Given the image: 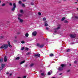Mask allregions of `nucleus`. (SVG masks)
Returning <instances> with one entry per match:
<instances>
[{"label": "nucleus", "instance_id": "3c124183", "mask_svg": "<svg viewBox=\"0 0 78 78\" xmlns=\"http://www.w3.org/2000/svg\"><path fill=\"white\" fill-rule=\"evenodd\" d=\"M59 75H62V73H60V74H59Z\"/></svg>", "mask_w": 78, "mask_h": 78}, {"label": "nucleus", "instance_id": "de8ad7c7", "mask_svg": "<svg viewBox=\"0 0 78 78\" xmlns=\"http://www.w3.org/2000/svg\"><path fill=\"white\" fill-rule=\"evenodd\" d=\"M17 42V41H16V40H14V42Z\"/></svg>", "mask_w": 78, "mask_h": 78}, {"label": "nucleus", "instance_id": "f03ea898", "mask_svg": "<svg viewBox=\"0 0 78 78\" xmlns=\"http://www.w3.org/2000/svg\"><path fill=\"white\" fill-rule=\"evenodd\" d=\"M60 28H61V25H58V27L57 28H55L54 29V34H55V33L57 32V30H59V29H60Z\"/></svg>", "mask_w": 78, "mask_h": 78}, {"label": "nucleus", "instance_id": "603ef678", "mask_svg": "<svg viewBox=\"0 0 78 78\" xmlns=\"http://www.w3.org/2000/svg\"><path fill=\"white\" fill-rule=\"evenodd\" d=\"M30 52H28L27 53V55H29V54H30Z\"/></svg>", "mask_w": 78, "mask_h": 78}, {"label": "nucleus", "instance_id": "6ab92c4d", "mask_svg": "<svg viewBox=\"0 0 78 78\" xmlns=\"http://www.w3.org/2000/svg\"><path fill=\"white\" fill-rule=\"evenodd\" d=\"M65 66V65L63 64H62L61 65V66H62V67H64Z\"/></svg>", "mask_w": 78, "mask_h": 78}, {"label": "nucleus", "instance_id": "c9c22d12", "mask_svg": "<svg viewBox=\"0 0 78 78\" xmlns=\"http://www.w3.org/2000/svg\"><path fill=\"white\" fill-rule=\"evenodd\" d=\"M75 18L76 19H78V16H75Z\"/></svg>", "mask_w": 78, "mask_h": 78}, {"label": "nucleus", "instance_id": "7ed1b4c3", "mask_svg": "<svg viewBox=\"0 0 78 78\" xmlns=\"http://www.w3.org/2000/svg\"><path fill=\"white\" fill-rule=\"evenodd\" d=\"M70 37H76V35H75V34H71L70 35Z\"/></svg>", "mask_w": 78, "mask_h": 78}, {"label": "nucleus", "instance_id": "e433bc0d", "mask_svg": "<svg viewBox=\"0 0 78 78\" xmlns=\"http://www.w3.org/2000/svg\"><path fill=\"white\" fill-rule=\"evenodd\" d=\"M8 43L9 45H10V42H9V41H8Z\"/></svg>", "mask_w": 78, "mask_h": 78}, {"label": "nucleus", "instance_id": "f704fd0d", "mask_svg": "<svg viewBox=\"0 0 78 78\" xmlns=\"http://www.w3.org/2000/svg\"><path fill=\"white\" fill-rule=\"evenodd\" d=\"M22 6L23 7H25V5L23 4H22Z\"/></svg>", "mask_w": 78, "mask_h": 78}, {"label": "nucleus", "instance_id": "0e129e2a", "mask_svg": "<svg viewBox=\"0 0 78 78\" xmlns=\"http://www.w3.org/2000/svg\"><path fill=\"white\" fill-rule=\"evenodd\" d=\"M77 2H78V0H77Z\"/></svg>", "mask_w": 78, "mask_h": 78}, {"label": "nucleus", "instance_id": "7c9ffc66", "mask_svg": "<svg viewBox=\"0 0 78 78\" xmlns=\"http://www.w3.org/2000/svg\"><path fill=\"white\" fill-rule=\"evenodd\" d=\"M34 64L32 63V64H31L30 65V66L31 67H32V66H34Z\"/></svg>", "mask_w": 78, "mask_h": 78}, {"label": "nucleus", "instance_id": "37998d69", "mask_svg": "<svg viewBox=\"0 0 78 78\" xmlns=\"http://www.w3.org/2000/svg\"><path fill=\"white\" fill-rule=\"evenodd\" d=\"M25 49L26 50H28V48H25Z\"/></svg>", "mask_w": 78, "mask_h": 78}, {"label": "nucleus", "instance_id": "4be33fe9", "mask_svg": "<svg viewBox=\"0 0 78 78\" xmlns=\"http://www.w3.org/2000/svg\"><path fill=\"white\" fill-rule=\"evenodd\" d=\"M43 20L44 21H45V20H46V18H43Z\"/></svg>", "mask_w": 78, "mask_h": 78}, {"label": "nucleus", "instance_id": "a18cd8bd", "mask_svg": "<svg viewBox=\"0 0 78 78\" xmlns=\"http://www.w3.org/2000/svg\"><path fill=\"white\" fill-rule=\"evenodd\" d=\"M26 77H27V76H24L23 77V78H26Z\"/></svg>", "mask_w": 78, "mask_h": 78}, {"label": "nucleus", "instance_id": "423d86ee", "mask_svg": "<svg viewBox=\"0 0 78 78\" xmlns=\"http://www.w3.org/2000/svg\"><path fill=\"white\" fill-rule=\"evenodd\" d=\"M18 20H19V21L20 22H23V20L20 18L18 17Z\"/></svg>", "mask_w": 78, "mask_h": 78}, {"label": "nucleus", "instance_id": "aec40b11", "mask_svg": "<svg viewBox=\"0 0 78 78\" xmlns=\"http://www.w3.org/2000/svg\"><path fill=\"white\" fill-rule=\"evenodd\" d=\"M24 49H25V48H24V47H23L21 48V50H24Z\"/></svg>", "mask_w": 78, "mask_h": 78}, {"label": "nucleus", "instance_id": "13d9d810", "mask_svg": "<svg viewBox=\"0 0 78 78\" xmlns=\"http://www.w3.org/2000/svg\"><path fill=\"white\" fill-rule=\"evenodd\" d=\"M67 0H64V1H66Z\"/></svg>", "mask_w": 78, "mask_h": 78}, {"label": "nucleus", "instance_id": "f257e3e1", "mask_svg": "<svg viewBox=\"0 0 78 78\" xmlns=\"http://www.w3.org/2000/svg\"><path fill=\"white\" fill-rule=\"evenodd\" d=\"M8 47V44H3L2 46L0 47V48L2 49L4 48V49H6Z\"/></svg>", "mask_w": 78, "mask_h": 78}, {"label": "nucleus", "instance_id": "dca6fc26", "mask_svg": "<svg viewBox=\"0 0 78 78\" xmlns=\"http://www.w3.org/2000/svg\"><path fill=\"white\" fill-rule=\"evenodd\" d=\"M65 19H66V18L63 17V18H62L61 20H62V21H63V20H65Z\"/></svg>", "mask_w": 78, "mask_h": 78}, {"label": "nucleus", "instance_id": "f3484780", "mask_svg": "<svg viewBox=\"0 0 78 78\" xmlns=\"http://www.w3.org/2000/svg\"><path fill=\"white\" fill-rule=\"evenodd\" d=\"M20 12L21 13H22V14H23V10H20Z\"/></svg>", "mask_w": 78, "mask_h": 78}, {"label": "nucleus", "instance_id": "5701e85b", "mask_svg": "<svg viewBox=\"0 0 78 78\" xmlns=\"http://www.w3.org/2000/svg\"><path fill=\"white\" fill-rule=\"evenodd\" d=\"M37 46L38 47H40V44H39V43H37Z\"/></svg>", "mask_w": 78, "mask_h": 78}, {"label": "nucleus", "instance_id": "2f4dec72", "mask_svg": "<svg viewBox=\"0 0 78 78\" xmlns=\"http://www.w3.org/2000/svg\"><path fill=\"white\" fill-rule=\"evenodd\" d=\"M48 24L46 23H45V26H46V27L48 26Z\"/></svg>", "mask_w": 78, "mask_h": 78}, {"label": "nucleus", "instance_id": "e2e57ef3", "mask_svg": "<svg viewBox=\"0 0 78 78\" xmlns=\"http://www.w3.org/2000/svg\"><path fill=\"white\" fill-rule=\"evenodd\" d=\"M77 9H78V8H77Z\"/></svg>", "mask_w": 78, "mask_h": 78}, {"label": "nucleus", "instance_id": "c756f323", "mask_svg": "<svg viewBox=\"0 0 78 78\" xmlns=\"http://www.w3.org/2000/svg\"><path fill=\"white\" fill-rule=\"evenodd\" d=\"M64 22H65V23H68V22L67 21V20H65Z\"/></svg>", "mask_w": 78, "mask_h": 78}, {"label": "nucleus", "instance_id": "9b49d317", "mask_svg": "<svg viewBox=\"0 0 78 78\" xmlns=\"http://www.w3.org/2000/svg\"><path fill=\"white\" fill-rule=\"evenodd\" d=\"M44 47V45L42 44L40 45L39 48H42Z\"/></svg>", "mask_w": 78, "mask_h": 78}, {"label": "nucleus", "instance_id": "79ce46f5", "mask_svg": "<svg viewBox=\"0 0 78 78\" xmlns=\"http://www.w3.org/2000/svg\"><path fill=\"white\" fill-rule=\"evenodd\" d=\"M70 69H69V70H67V72H70Z\"/></svg>", "mask_w": 78, "mask_h": 78}, {"label": "nucleus", "instance_id": "39448f33", "mask_svg": "<svg viewBox=\"0 0 78 78\" xmlns=\"http://www.w3.org/2000/svg\"><path fill=\"white\" fill-rule=\"evenodd\" d=\"M37 34V32L36 31H34L32 33L33 36H36Z\"/></svg>", "mask_w": 78, "mask_h": 78}, {"label": "nucleus", "instance_id": "4c0bfd02", "mask_svg": "<svg viewBox=\"0 0 78 78\" xmlns=\"http://www.w3.org/2000/svg\"><path fill=\"white\" fill-rule=\"evenodd\" d=\"M2 6H5V4H3L2 5Z\"/></svg>", "mask_w": 78, "mask_h": 78}, {"label": "nucleus", "instance_id": "ddd939ff", "mask_svg": "<svg viewBox=\"0 0 78 78\" xmlns=\"http://www.w3.org/2000/svg\"><path fill=\"white\" fill-rule=\"evenodd\" d=\"M41 75L42 76H45V73H41Z\"/></svg>", "mask_w": 78, "mask_h": 78}, {"label": "nucleus", "instance_id": "393cba45", "mask_svg": "<svg viewBox=\"0 0 78 78\" xmlns=\"http://www.w3.org/2000/svg\"><path fill=\"white\" fill-rule=\"evenodd\" d=\"M50 56H53V54H50Z\"/></svg>", "mask_w": 78, "mask_h": 78}, {"label": "nucleus", "instance_id": "09e8293b", "mask_svg": "<svg viewBox=\"0 0 78 78\" xmlns=\"http://www.w3.org/2000/svg\"><path fill=\"white\" fill-rule=\"evenodd\" d=\"M23 2H26V0H23Z\"/></svg>", "mask_w": 78, "mask_h": 78}, {"label": "nucleus", "instance_id": "ea45409f", "mask_svg": "<svg viewBox=\"0 0 78 78\" xmlns=\"http://www.w3.org/2000/svg\"><path fill=\"white\" fill-rule=\"evenodd\" d=\"M0 38H3V36H1V37H0Z\"/></svg>", "mask_w": 78, "mask_h": 78}, {"label": "nucleus", "instance_id": "0eeeda50", "mask_svg": "<svg viewBox=\"0 0 78 78\" xmlns=\"http://www.w3.org/2000/svg\"><path fill=\"white\" fill-rule=\"evenodd\" d=\"M51 73H52V71L51 70L49 71V72L48 73V75H51Z\"/></svg>", "mask_w": 78, "mask_h": 78}, {"label": "nucleus", "instance_id": "72a5a7b5", "mask_svg": "<svg viewBox=\"0 0 78 78\" xmlns=\"http://www.w3.org/2000/svg\"><path fill=\"white\" fill-rule=\"evenodd\" d=\"M38 15H39L40 16H41V13L40 12H39L38 13Z\"/></svg>", "mask_w": 78, "mask_h": 78}, {"label": "nucleus", "instance_id": "1a4fd4ad", "mask_svg": "<svg viewBox=\"0 0 78 78\" xmlns=\"http://www.w3.org/2000/svg\"><path fill=\"white\" fill-rule=\"evenodd\" d=\"M63 69V67H60L58 68L59 70H62Z\"/></svg>", "mask_w": 78, "mask_h": 78}, {"label": "nucleus", "instance_id": "cd10ccee", "mask_svg": "<svg viewBox=\"0 0 78 78\" xmlns=\"http://www.w3.org/2000/svg\"><path fill=\"white\" fill-rule=\"evenodd\" d=\"M20 59V58H19V57H18L16 58V59Z\"/></svg>", "mask_w": 78, "mask_h": 78}, {"label": "nucleus", "instance_id": "49530a36", "mask_svg": "<svg viewBox=\"0 0 78 78\" xmlns=\"http://www.w3.org/2000/svg\"><path fill=\"white\" fill-rule=\"evenodd\" d=\"M9 5H10L11 6H12V4L11 3H9Z\"/></svg>", "mask_w": 78, "mask_h": 78}, {"label": "nucleus", "instance_id": "680f3d73", "mask_svg": "<svg viewBox=\"0 0 78 78\" xmlns=\"http://www.w3.org/2000/svg\"><path fill=\"white\" fill-rule=\"evenodd\" d=\"M1 3V1H0V3Z\"/></svg>", "mask_w": 78, "mask_h": 78}, {"label": "nucleus", "instance_id": "20e7f679", "mask_svg": "<svg viewBox=\"0 0 78 78\" xmlns=\"http://www.w3.org/2000/svg\"><path fill=\"white\" fill-rule=\"evenodd\" d=\"M34 56L35 57H39L41 56V55L39 54H35L34 55Z\"/></svg>", "mask_w": 78, "mask_h": 78}, {"label": "nucleus", "instance_id": "864d4df0", "mask_svg": "<svg viewBox=\"0 0 78 78\" xmlns=\"http://www.w3.org/2000/svg\"><path fill=\"white\" fill-rule=\"evenodd\" d=\"M9 74V73H6V74H7V75L8 74Z\"/></svg>", "mask_w": 78, "mask_h": 78}, {"label": "nucleus", "instance_id": "f8f14e48", "mask_svg": "<svg viewBox=\"0 0 78 78\" xmlns=\"http://www.w3.org/2000/svg\"><path fill=\"white\" fill-rule=\"evenodd\" d=\"M25 61H23L20 62V64H23L24 62H25Z\"/></svg>", "mask_w": 78, "mask_h": 78}, {"label": "nucleus", "instance_id": "412c9836", "mask_svg": "<svg viewBox=\"0 0 78 78\" xmlns=\"http://www.w3.org/2000/svg\"><path fill=\"white\" fill-rule=\"evenodd\" d=\"M22 16V14H20L18 15V16L19 17H21V16Z\"/></svg>", "mask_w": 78, "mask_h": 78}, {"label": "nucleus", "instance_id": "c85d7f7f", "mask_svg": "<svg viewBox=\"0 0 78 78\" xmlns=\"http://www.w3.org/2000/svg\"><path fill=\"white\" fill-rule=\"evenodd\" d=\"M21 43H22V44H24V43H25V41H21Z\"/></svg>", "mask_w": 78, "mask_h": 78}, {"label": "nucleus", "instance_id": "bb28decb", "mask_svg": "<svg viewBox=\"0 0 78 78\" xmlns=\"http://www.w3.org/2000/svg\"><path fill=\"white\" fill-rule=\"evenodd\" d=\"M70 51V49H68L67 50V52H69V51Z\"/></svg>", "mask_w": 78, "mask_h": 78}, {"label": "nucleus", "instance_id": "a211bd4d", "mask_svg": "<svg viewBox=\"0 0 78 78\" xmlns=\"http://www.w3.org/2000/svg\"><path fill=\"white\" fill-rule=\"evenodd\" d=\"M5 67V65L4 64H2V67L3 68V67Z\"/></svg>", "mask_w": 78, "mask_h": 78}, {"label": "nucleus", "instance_id": "052dcab7", "mask_svg": "<svg viewBox=\"0 0 78 78\" xmlns=\"http://www.w3.org/2000/svg\"><path fill=\"white\" fill-rule=\"evenodd\" d=\"M18 78H20V77H18Z\"/></svg>", "mask_w": 78, "mask_h": 78}, {"label": "nucleus", "instance_id": "bf43d9fd", "mask_svg": "<svg viewBox=\"0 0 78 78\" xmlns=\"http://www.w3.org/2000/svg\"><path fill=\"white\" fill-rule=\"evenodd\" d=\"M75 3H77V2H76Z\"/></svg>", "mask_w": 78, "mask_h": 78}, {"label": "nucleus", "instance_id": "a878e982", "mask_svg": "<svg viewBox=\"0 0 78 78\" xmlns=\"http://www.w3.org/2000/svg\"><path fill=\"white\" fill-rule=\"evenodd\" d=\"M30 5H34V3H33V2H32L31 3Z\"/></svg>", "mask_w": 78, "mask_h": 78}, {"label": "nucleus", "instance_id": "6e6d98bb", "mask_svg": "<svg viewBox=\"0 0 78 78\" xmlns=\"http://www.w3.org/2000/svg\"><path fill=\"white\" fill-rule=\"evenodd\" d=\"M69 66H72V64H69Z\"/></svg>", "mask_w": 78, "mask_h": 78}, {"label": "nucleus", "instance_id": "4d7b16f0", "mask_svg": "<svg viewBox=\"0 0 78 78\" xmlns=\"http://www.w3.org/2000/svg\"><path fill=\"white\" fill-rule=\"evenodd\" d=\"M52 78H56L55 77H52Z\"/></svg>", "mask_w": 78, "mask_h": 78}, {"label": "nucleus", "instance_id": "8fccbe9b", "mask_svg": "<svg viewBox=\"0 0 78 78\" xmlns=\"http://www.w3.org/2000/svg\"><path fill=\"white\" fill-rule=\"evenodd\" d=\"M11 75H12V73H10V76H11Z\"/></svg>", "mask_w": 78, "mask_h": 78}, {"label": "nucleus", "instance_id": "4468645a", "mask_svg": "<svg viewBox=\"0 0 78 78\" xmlns=\"http://www.w3.org/2000/svg\"><path fill=\"white\" fill-rule=\"evenodd\" d=\"M2 61H3V58L1 59H0V62H2Z\"/></svg>", "mask_w": 78, "mask_h": 78}, {"label": "nucleus", "instance_id": "473e14b6", "mask_svg": "<svg viewBox=\"0 0 78 78\" xmlns=\"http://www.w3.org/2000/svg\"><path fill=\"white\" fill-rule=\"evenodd\" d=\"M3 68L2 67H1L0 68V70H2V69H3Z\"/></svg>", "mask_w": 78, "mask_h": 78}, {"label": "nucleus", "instance_id": "c03bdc74", "mask_svg": "<svg viewBox=\"0 0 78 78\" xmlns=\"http://www.w3.org/2000/svg\"><path fill=\"white\" fill-rule=\"evenodd\" d=\"M46 30H48V28L46 27Z\"/></svg>", "mask_w": 78, "mask_h": 78}, {"label": "nucleus", "instance_id": "a19ab883", "mask_svg": "<svg viewBox=\"0 0 78 78\" xmlns=\"http://www.w3.org/2000/svg\"><path fill=\"white\" fill-rule=\"evenodd\" d=\"M9 47H10V48L12 47V46L10 44L9 45Z\"/></svg>", "mask_w": 78, "mask_h": 78}, {"label": "nucleus", "instance_id": "5fc2aeb1", "mask_svg": "<svg viewBox=\"0 0 78 78\" xmlns=\"http://www.w3.org/2000/svg\"><path fill=\"white\" fill-rule=\"evenodd\" d=\"M15 39H16V38H17V37H15Z\"/></svg>", "mask_w": 78, "mask_h": 78}, {"label": "nucleus", "instance_id": "9d476101", "mask_svg": "<svg viewBox=\"0 0 78 78\" xmlns=\"http://www.w3.org/2000/svg\"><path fill=\"white\" fill-rule=\"evenodd\" d=\"M25 36L26 37H28V36H29V34L28 33H26L25 34Z\"/></svg>", "mask_w": 78, "mask_h": 78}, {"label": "nucleus", "instance_id": "b1692460", "mask_svg": "<svg viewBox=\"0 0 78 78\" xmlns=\"http://www.w3.org/2000/svg\"><path fill=\"white\" fill-rule=\"evenodd\" d=\"M12 11H14L15 10V8L13 7L12 9Z\"/></svg>", "mask_w": 78, "mask_h": 78}, {"label": "nucleus", "instance_id": "58836bf2", "mask_svg": "<svg viewBox=\"0 0 78 78\" xmlns=\"http://www.w3.org/2000/svg\"><path fill=\"white\" fill-rule=\"evenodd\" d=\"M19 4H21V3H22V2L20 1H19Z\"/></svg>", "mask_w": 78, "mask_h": 78}, {"label": "nucleus", "instance_id": "6e6552de", "mask_svg": "<svg viewBox=\"0 0 78 78\" xmlns=\"http://www.w3.org/2000/svg\"><path fill=\"white\" fill-rule=\"evenodd\" d=\"M7 61V58H6V56H5L4 58V61L6 62Z\"/></svg>", "mask_w": 78, "mask_h": 78}, {"label": "nucleus", "instance_id": "2eb2a0df", "mask_svg": "<svg viewBox=\"0 0 78 78\" xmlns=\"http://www.w3.org/2000/svg\"><path fill=\"white\" fill-rule=\"evenodd\" d=\"M13 7L14 8H16V4H15V3H13Z\"/></svg>", "mask_w": 78, "mask_h": 78}]
</instances>
